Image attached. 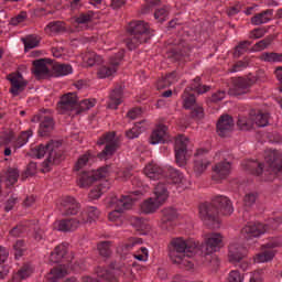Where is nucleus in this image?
Listing matches in <instances>:
<instances>
[{
	"label": "nucleus",
	"instance_id": "nucleus-1",
	"mask_svg": "<svg viewBox=\"0 0 282 282\" xmlns=\"http://www.w3.org/2000/svg\"><path fill=\"white\" fill-rule=\"evenodd\" d=\"M199 246L193 239H186L183 237L173 238L169 245L170 261L186 270H193L195 265L193 263V257L198 254Z\"/></svg>",
	"mask_w": 282,
	"mask_h": 282
},
{
	"label": "nucleus",
	"instance_id": "nucleus-2",
	"mask_svg": "<svg viewBox=\"0 0 282 282\" xmlns=\"http://www.w3.org/2000/svg\"><path fill=\"white\" fill-rule=\"evenodd\" d=\"M264 162L268 169L263 163L252 160L242 161V167L251 175H257L258 177L264 175V182H272L274 180L273 175L282 173V153L276 150H267L264 152Z\"/></svg>",
	"mask_w": 282,
	"mask_h": 282
},
{
	"label": "nucleus",
	"instance_id": "nucleus-3",
	"mask_svg": "<svg viewBox=\"0 0 282 282\" xmlns=\"http://www.w3.org/2000/svg\"><path fill=\"white\" fill-rule=\"evenodd\" d=\"M219 213L221 215H232V213H235L232 202L226 196H216L212 203H203L199 205V217L209 228H219V226H221Z\"/></svg>",
	"mask_w": 282,
	"mask_h": 282
},
{
	"label": "nucleus",
	"instance_id": "nucleus-4",
	"mask_svg": "<svg viewBox=\"0 0 282 282\" xmlns=\"http://www.w3.org/2000/svg\"><path fill=\"white\" fill-rule=\"evenodd\" d=\"M94 158H96V155L91 154V152H86L80 155L75 163L74 170L78 175L77 185L79 188H89L94 182H98V180L107 177V173H109V166L93 171H85V167L89 166V164L94 162Z\"/></svg>",
	"mask_w": 282,
	"mask_h": 282
},
{
	"label": "nucleus",
	"instance_id": "nucleus-5",
	"mask_svg": "<svg viewBox=\"0 0 282 282\" xmlns=\"http://www.w3.org/2000/svg\"><path fill=\"white\" fill-rule=\"evenodd\" d=\"M145 177L149 180H162V177H170L172 184L176 185L177 193L186 191L188 188V180L184 177V174L173 166H167L163 170L155 162L148 163L143 170Z\"/></svg>",
	"mask_w": 282,
	"mask_h": 282
},
{
	"label": "nucleus",
	"instance_id": "nucleus-6",
	"mask_svg": "<svg viewBox=\"0 0 282 282\" xmlns=\"http://www.w3.org/2000/svg\"><path fill=\"white\" fill-rule=\"evenodd\" d=\"M128 32L131 36L126 42L128 50H135V47L142 45V43H148L153 36V32H151L149 23L140 20L130 22L128 25Z\"/></svg>",
	"mask_w": 282,
	"mask_h": 282
},
{
	"label": "nucleus",
	"instance_id": "nucleus-7",
	"mask_svg": "<svg viewBox=\"0 0 282 282\" xmlns=\"http://www.w3.org/2000/svg\"><path fill=\"white\" fill-rule=\"evenodd\" d=\"M138 199H142V192L140 191L131 192L129 195L121 196L120 198H111L110 206L115 208V210L108 214L109 221H122V213L129 210Z\"/></svg>",
	"mask_w": 282,
	"mask_h": 282
},
{
	"label": "nucleus",
	"instance_id": "nucleus-8",
	"mask_svg": "<svg viewBox=\"0 0 282 282\" xmlns=\"http://www.w3.org/2000/svg\"><path fill=\"white\" fill-rule=\"evenodd\" d=\"M282 224V218H271L269 220L268 225H263L261 223H248L242 229H241V236L246 241H252L254 243V239H259L262 235H265L270 228L272 230L279 228V225Z\"/></svg>",
	"mask_w": 282,
	"mask_h": 282
},
{
	"label": "nucleus",
	"instance_id": "nucleus-9",
	"mask_svg": "<svg viewBox=\"0 0 282 282\" xmlns=\"http://www.w3.org/2000/svg\"><path fill=\"white\" fill-rule=\"evenodd\" d=\"M224 246V236L219 232H212L205 236L204 242L198 246L200 254L205 257L206 261L215 260V252H219Z\"/></svg>",
	"mask_w": 282,
	"mask_h": 282
},
{
	"label": "nucleus",
	"instance_id": "nucleus-10",
	"mask_svg": "<svg viewBox=\"0 0 282 282\" xmlns=\"http://www.w3.org/2000/svg\"><path fill=\"white\" fill-rule=\"evenodd\" d=\"M123 274V276H131V267H121L120 270L116 269L115 265L111 267V270H105L98 268L96 274L99 280H94L90 276L83 278V282H116V274Z\"/></svg>",
	"mask_w": 282,
	"mask_h": 282
},
{
	"label": "nucleus",
	"instance_id": "nucleus-11",
	"mask_svg": "<svg viewBox=\"0 0 282 282\" xmlns=\"http://www.w3.org/2000/svg\"><path fill=\"white\" fill-rule=\"evenodd\" d=\"M191 140L186 135H178L175 139L174 151H175V161L177 166L184 169L188 158H191V149L188 148Z\"/></svg>",
	"mask_w": 282,
	"mask_h": 282
},
{
	"label": "nucleus",
	"instance_id": "nucleus-12",
	"mask_svg": "<svg viewBox=\"0 0 282 282\" xmlns=\"http://www.w3.org/2000/svg\"><path fill=\"white\" fill-rule=\"evenodd\" d=\"M282 238H273L262 246V251L253 257L254 263H270L276 257L274 248H281Z\"/></svg>",
	"mask_w": 282,
	"mask_h": 282
},
{
	"label": "nucleus",
	"instance_id": "nucleus-13",
	"mask_svg": "<svg viewBox=\"0 0 282 282\" xmlns=\"http://www.w3.org/2000/svg\"><path fill=\"white\" fill-rule=\"evenodd\" d=\"M32 135V130L21 132L18 139H14V133L12 132L2 133L0 135V147H12V149H22V147H25V144H28Z\"/></svg>",
	"mask_w": 282,
	"mask_h": 282
},
{
	"label": "nucleus",
	"instance_id": "nucleus-14",
	"mask_svg": "<svg viewBox=\"0 0 282 282\" xmlns=\"http://www.w3.org/2000/svg\"><path fill=\"white\" fill-rule=\"evenodd\" d=\"M97 144L99 147H102V144H106L104 151L98 154L99 160H109L116 151H118V140L116 139V132H108L104 137H101Z\"/></svg>",
	"mask_w": 282,
	"mask_h": 282
},
{
	"label": "nucleus",
	"instance_id": "nucleus-15",
	"mask_svg": "<svg viewBox=\"0 0 282 282\" xmlns=\"http://www.w3.org/2000/svg\"><path fill=\"white\" fill-rule=\"evenodd\" d=\"M254 83H265V77L261 78L259 75H256L247 78H238L230 89L231 96H243V94H248Z\"/></svg>",
	"mask_w": 282,
	"mask_h": 282
},
{
	"label": "nucleus",
	"instance_id": "nucleus-16",
	"mask_svg": "<svg viewBox=\"0 0 282 282\" xmlns=\"http://www.w3.org/2000/svg\"><path fill=\"white\" fill-rule=\"evenodd\" d=\"M124 58V50L118 51L115 56L110 57L109 66H101L98 70V78H109L116 74L118 65Z\"/></svg>",
	"mask_w": 282,
	"mask_h": 282
},
{
	"label": "nucleus",
	"instance_id": "nucleus-17",
	"mask_svg": "<svg viewBox=\"0 0 282 282\" xmlns=\"http://www.w3.org/2000/svg\"><path fill=\"white\" fill-rule=\"evenodd\" d=\"M74 261V253L67 250L65 243L55 247L54 251L51 252V263H72Z\"/></svg>",
	"mask_w": 282,
	"mask_h": 282
},
{
	"label": "nucleus",
	"instance_id": "nucleus-18",
	"mask_svg": "<svg viewBox=\"0 0 282 282\" xmlns=\"http://www.w3.org/2000/svg\"><path fill=\"white\" fill-rule=\"evenodd\" d=\"M210 166V159L208 158V151L199 149L194 154V173L195 175H202Z\"/></svg>",
	"mask_w": 282,
	"mask_h": 282
},
{
	"label": "nucleus",
	"instance_id": "nucleus-19",
	"mask_svg": "<svg viewBox=\"0 0 282 282\" xmlns=\"http://www.w3.org/2000/svg\"><path fill=\"white\" fill-rule=\"evenodd\" d=\"M78 107V95L76 93H68L61 97L57 109L59 113H67L74 111Z\"/></svg>",
	"mask_w": 282,
	"mask_h": 282
},
{
	"label": "nucleus",
	"instance_id": "nucleus-20",
	"mask_svg": "<svg viewBox=\"0 0 282 282\" xmlns=\"http://www.w3.org/2000/svg\"><path fill=\"white\" fill-rule=\"evenodd\" d=\"M59 145L57 141H51L46 145L40 144L37 148L31 150L30 155L35 160L45 158V153H48V160H54V151Z\"/></svg>",
	"mask_w": 282,
	"mask_h": 282
},
{
	"label": "nucleus",
	"instance_id": "nucleus-21",
	"mask_svg": "<svg viewBox=\"0 0 282 282\" xmlns=\"http://www.w3.org/2000/svg\"><path fill=\"white\" fill-rule=\"evenodd\" d=\"M183 107L184 109H193V118L202 119L204 118V108L197 106L195 95L189 94L188 89H185L183 95Z\"/></svg>",
	"mask_w": 282,
	"mask_h": 282
},
{
	"label": "nucleus",
	"instance_id": "nucleus-22",
	"mask_svg": "<svg viewBox=\"0 0 282 282\" xmlns=\"http://www.w3.org/2000/svg\"><path fill=\"white\" fill-rule=\"evenodd\" d=\"M246 257H248V247L239 242L230 243L228 252L230 263H241Z\"/></svg>",
	"mask_w": 282,
	"mask_h": 282
},
{
	"label": "nucleus",
	"instance_id": "nucleus-23",
	"mask_svg": "<svg viewBox=\"0 0 282 282\" xmlns=\"http://www.w3.org/2000/svg\"><path fill=\"white\" fill-rule=\"evenodd\" d=\"M58 210L64 216L78 215V210H80V204L76 202V198L66 196L61 199L58 204Z\"/></svg>",
	"mask_w": 282,
	"mask_h": 282
},
{
	"label": "nucleus",
	"instance_id": "nucleus-24",
	"mask_svg": "<svg viewBox=\"0 0 282 282\" xmlns=\"http://www.w3.org/2000/svg\"><path fill=\"white\" fill-rule=\"evenodd\" d=\"M162 217L159 221V227H161L162 230H172L173 228V221L177 219V209L173 207H165L161 210Z\"/></svg>",
	"mask_w": 282,
	"mask_h": 282
},
{
	"label": "nucleus",
	"instance_id": "nucleus-25",
	"mask_svg": "<svg viewBox=\"0 0 282 282\" xmlns=\"http://www.w3.org/2000/svg\"><path fill=\"white\" fill-rule=\"evenodd\" d=\"M32 122H40L39 133L42 137L48 135L54 131V119L45 115H36L32 118Z\"/></svg>",
	"mask_w": 282,
	"mask_h": 282
},
{
	"label": "nucleus",
	"instance_id": "nucleus-26",
	"mask_svg": "<svg viewBox=\"0 0 282 282\" xmlns=\"http://www.w3.org/2000/svg\"><path fill=\"white\" fill-rule=\"evenodd\" d=\"M80 226H83V223H80V218L78 217L58 220L54 224V229L59 232H74V230H78Z\"/></svg>",
	"mask_w": 282,
	"mask_h": 282
},
{
	"label": "nucleus",
	"instance_id": "nucleus-27",
	"mask_svg": "<svg viewBox=\"0 0 282 282\" xmlns=\"http://www.w3.org/2000/svg\"><path fill=\"white\" fill-rule=\"evenodd\" d=\"M213 180L215 182H220V180H226V177L232 173V163L228 161H221L213 167Z\"/></svg>",
	"mask_w": 282,
	"mask_h": 282
},
{
	"label": "nucleus",
	"instance_id": "nucleus-28",
	"mask_svg": "<svg viewBox=\"0 0 282 282\" xmlns=\"http://www.w3.org/2000/svg\"><path fill=\"white\" fill-rule=\"evenodd\" d=\"M234 127L235 121L232 120V117L223 115L217 122V133L220 135V138H226V135L232 131Z\"/></svg>",
	"mask_w": 282,
	"mask_h": 282
},
{
	"label": "nucleus",
	"instance_id": "nucleus-29",
	"mask_svg": "<svg viewBox=\"0 0 282 282\" xmlns=\"http://www.w3.org/2000/svg\"><path fill=\"white\" fill-rule=\"evenodd\" d=\"M8 79L11 83L10 93L12 96H19L23 89H25V83L23 82V75L20 73L10 74Z\"/></svg>",
	"mask_w": 282,
	"mask_h": 282
},
{
	"label": "nucleus",
	"instance_id": "nucleus-30",
	"mask_svg": "<svg viewBox=\"0 0 282 282\" xmlns=\"http://www.w3.org/2000/svg\"><path fill=\"white\" fill-rule=\"evenodd\" d=\"M166 131H169L166 126L158 124L150 135L149 143L152 145L162 144L166 138Z\"/></svg>",
	"mask_w": 282,
	"mask_h": 282
},
{
	"label": "nucleus",
	"instance_id": "nucleus-31",
	"mask_svg": "<svg viewBox=\"0 0 282 282\" xmlns=\"http://www.w3.org/2000/svg\"><path fill=\"white\" fill-rule=\"evenodd\" d=\"M153 197L158 204L161 206H164L166 204V199H169V186L166 184L160 182L155 187L153 192Z\"/></svg>",
	"mask_w": 282,
	"mask_h": 282
},
{
	"label": "nucleus",
	"instance_id": "nucleus-32",
	"mask_svg": "<svg viewBox=\"0 0 282 282\" xmlns=\"http://www.w3.org/2000/svg\"><path fill=\"white\" fill-rule=\"evenodd\" d=\"M100 217V210H98L97 207H87L85 212H82L79 215V221L82 223V226L85 224H94L96 219Z\"/></svg>",
	"mask_w": 282,
	"mask_h": 282
},
{
	"label": "nucleus",
	"instance_id": "nucleus-33",
	"mask_svg": "<svg viewBox=\"0 0 282 282\" xmlns=\"http://www.w3.org/2000/svg\"><path fill=\"white\" fill-rule=\"evenodd\" d=\"M69 274V268L65 264H61L59 267L53 268L50 273H47L46 279L48 282H58L63 276H67Z\"/></svg>",
	"mask_w": 282,
	"mask_h": 282
},
{
	"label": "nucleus",
	"instance_id": "nucleus-34",
	"mask_svg": "<svg viewBox=\"0 0 282 282\" xmlns=\"http://www.w3.org/2000/svg\"><path fill=\"white\" fill-rule=\"evenodd\" d=\"M35 78H45L50 74V68H47V59H37L33 62V69Z\"/></svg>",
	"mask_w": 282,
	"mask_h": 282
},
{
	"label": "nucleus",
	"instance_id": "nucleus-35",
	"mask_svg": "<svg viewBox=\"0 0 282 282\" xmlns=\"http://www.w3.org/2000/svg\"><path fill=\"white\" fill-rule=\"evenodd\" d=\"M161 207L160 203L153 197H150L141 204V212L144 213V215H153V213H156Z\"/></svg>",
	"mask_w": 282,
	"mask_h": 282
},
{
	"label": "nucleus",
	"instance_id": "nucleus-36",
	"mask_svg": "<svg viewBox=\"0 0 282 282\" xmlns=\"http://www.w3.org/2000/svg\"><path fill=\"white\" fill-rule=\"evenodd\" d=\"M122 86H119L111 91L108 109H118V105H122Z\"/></svg>",
	"mask_w": 282,
	"mask_h": 282
},
{
	"label": "nucleus",
	"instance_id": "nucleus-37",
	"mask_svg": "<svg viewBox=\"0 0 282 282\" xmlns=\"http://www.w3.org/2000/svg\"><path fill=\"white\" fill-rule=\"evenodd\" d=\"M272 14H274V10L268 9L251 19L252 25H263L272 21Z\"/></svg>",
	"mask_w": 282,
	"mask_h": 282
},
{
	"label": "nucleus",
	"instance_id": "nucleus-38",
	"mask_svg": "<svg viewBox=\"0 0 282 282\" xmlns=\"http://www.w3.org/2000/svg\"><path fill=\"white\" fill-rule=\"evenodd\" d=\"M253 127L263 128L270 124V113L268 112H252Z\"/></svg>",
	"mask_w": 282,
	"mask_h": 282
},
{
	"label": "nucleus",
	"instance_id": "nucleus-39",
	"mask_svg": "<svg viewBox=\"0 0 282 282\" xmlns=\"http://www.w3.org/2000/svg\"><path fill=\"white\" fill-rule=\"evenodd\" d=\"M175 82H177V73H171L156 82V89H166V87H171Z\"/></svg>",
	"mask_w": 282,
	"mask_h": 282
},
{
	"label": "nucleus",
	"instance_id": "nucleus-40",
	"mask_svg": "<svg viewBox=\"0 0 282 282\" xmlns=\"http://www.w3.org/2000/svg\"><path fill=\"white\" fill-rule=\"evenodd\" d=\"M147 131V127L144 126V121H141L139 123H135L133 128L128 130L126 132V137L128 140H135V138H140L141 133H144Z\"/></svg>",
	"mask_w": 282,
	"mask_h": 282
},
{
	"label": "nucleus",
	"instance_id": "nucleus-41",
	"mask_svg": "<svg viewBox=\"0 0 282 282\" xmlns=\"http://www.w3.org/2000/svg\"><path fill=\"white\" fill-rule=\"evenodd\" d=\"M109 183L106 181L97 186H95L89 193V199H100L102 197V193L108 191Z\"/></svg>",
	"mask_w": 282,
	"mask_h": 282
},
{
	"label": "nucleus",
	"instance_id": "nucleus-42",
	"mask_svg": "<svg viewBox=\"0 0 282 282\" xmlns=\"http://www.w3.org/2000/svg\"><path fill=\"white\" fill-rule=\"evenodd\" d=\"M237 126L241 131H250V129L254 127V122L252 121V111L249 117H239Z\"/></svg>",
	"mask_w": 282,
	"mask_h": 282
},
{
	"label": "nucleus",
	"instance_id": "nucleus-43",
	"mask_svg": "<svg viewBox=\"0 0 282 282\" xmlns=\"http://www.w3.org/2000/svg\"><path fill=\"white\" fill-rule=\"evenodd\" d=\"M44 30L46 34H58L59 32H64L65 23L62 21H53L50 22Z\"/></svg>",
	"mask_w": 282,
	"mask_h": 282
},
{
	"label": "nucleus",
	"instance_id": "nucleus-44",
	"mask_svg": "<svg viewBox=\"0 0 282 282\" xmlns=\"http://www.w3.org/2000/svg\"><path fill=\"white\" fill-rule=\"evenodd\" d=\"M54 72H55V76L57 78H61L63 76H69V74H73L74 69L69 64H56L54 66Z\"/></svg>",
	"mask_w": 282,
	"mask_h": 282
},
{
	"label": "nucleus",
	"instance_id": "nucleus-45",
	"mask_svg": "<svg viewBox=\"0 0 282 282\" xmlns=\"http://www.w3.org/2000/svg\"><path fill=\"white\" fill-rule=\"evenodd\" d=\"M84 63H86L88 67H94V65L102 63V57L95 52H89L84 56Z\"/></svg>",
	"mask_w": 282,
	"mask_h": 282
},
{
	"label": "nucleus",
	"instance_id": "nucleus-46",
	"mask_svg": "<svg viewBox=\"0 0 282 282\" xmlns=\"http://www.w3.org/2000/svg\"><path fill=\"white\" fill-rule=\"evenodd\" d=\"M260 59L264 63H282V54L264 52L261 54Z\"/></svg>",
	"mask_w": 282,
	"mask_h": 282
},
{
	"label": "nucleus",
	"instance_id": "nucleus-47",
	"mask_svg": "<svg viewBox=\"0 0 282 282\" xmlns=\"http://www.w3.org/2000/svg\"><path fill=\"white\" fill-rule=\"evenodd\" d=\"M97 250L101 257H111V243L109 241L100 242Z\"/></svg>",
	"mask_w": 282,
	"mask_h": 282
},
{
	"label": "nucleus",
	"instance_id": "nucleus-48",
	"mask_svg": "<svg viewBox=\"0 0 282 282\" xmlns=\"http://www.w3.org/2000/svg\"><path fill=\"white\" fill-rule=\"evenodd\" d=\"M39 46V37L36 35H29L24 40V50H34Z\"/></svg>",
	"mask_w": 282,
	"mask_h": 282
},
{
	"label": "nucleus",
	"instance_id": "nucleus-49",
	"mask_svg": "<svg viewBox=\"0 0 282 282\" xmlns=\"http://www.w3.org/2000/svg\"><path fill=\"white\" fill-rule=\"evenodd\" d=\"M133 258L137 259V261L147 263V261H149V249H147V247H140V249L133 254Z\"/></svg>",
	"mask_w": 282,
	"mask_h": 282
},
{
	"label": "nucleus",
	"instance_id": "nucleus-50",
	"mask_svg": "<svg viewBox=\"0 0 282 282\" xmlns=\"http://www.w3.org/2000/svg\"><path fill=\"white\" fill-rule=\"evenodd\" d=\"M131 225L133 226V228H137V230H147L149 227V224L147 223V220L140 217L131 218Z\"/></svg>",
	"mask_w": 282,
	"mask_h": 282
},
{
	"label": "nucleus",
	"instance_id": "nucleus-51",
	"mask_svg": "<svg viewBox=\"0 0 282 282\" xmlns=\"http://www.w3.org/2000/svg\"><path fill=\"white\" fill-rule=\"evenodd\" d=\"M142 238H132L123 245V250H126V252H130V250L138 248V246H142Z\"/></svg>",
	"mask_w": 282,
	"mask_h": 282
},
{
	"label": "nucleus",
	"instance_id": "nucleus-52",
	"mask_svg": "<svg viewBox=\"0 0 282 282\" xmlns=\"http://www.w3.org/2000/svg\"><path fill=\"white\" fill-rule=\"evenodd\" d=\"M200 80L199 77L195 78L189 89L197 94H206V91H208V86H202V84H199Z\"/></svg>",
	"mask_w": 282,
	"mask_h": 282
},
{
	"label": "nucleus",
	"instance_id": "nucleus-53",
	"mask_svg": "<svg viewBox=\"0 0 282 282\" xmlns=\"http://www.w3.org/2000/svg\"><path fill=\"white\" fill-rule=\"evenodd\" d=\"M19 181V169L10 167L7 172V182L9 184H17Z\"/></svg>",
	"mask_w": 282,
	"mask_h": 282
},
{
	"label": "nucleus",
	"instance_id": "nucleus-54",
	"mask_svg": "<svg viewBox=\"0 0 282 282\" xmlns=\"http://www.w3.org/2000/svg\"><path fill=\"white\" fill-rule=\"evenodd\" d=\"M169 18V10L166 8H161L155 10L154 19L160 23L164 22Z\"/></svg>",
	"mask_w": 282,
	"mask_h": 282
},
{
	"label": "nucleus",
	"instance_id": "nucleus-55",
	"mask_svg": "<svg viewBox=\"0 0 282 282\" xmlns=\"http://www.w3.org/2000/svg\"><path fill=\"white\" fill-rule=\"evenodd\" d=\"M80 111H88L91 107H96V99H84L79 104Z\"/></svg>",
	"mask_w": 282,
	"mask_h": 282
},
{
	"label": "nucleus",
	"instance_id": "nucleus-56",
	"mask_svg": "<svg viewBox=\"0 0 282 282\" xmlns=\"http://www.w3.org/2000/svg\"><path fill=\"white\" fill-rule=\"evenodd\" d=\"M91 19H94V13L89 11L88 13H82L79 17L76 18L75 21L78 25H83L85 23H89Z\"/></svg>",
	"mask_w": 282,
	"mask_h": 282
},
{
	"label": "nucleus",
	"instance_id": "nucleus-57",
	"mask_svg": "<svg viewBox=\"0 0 282 282\" xmlns=\"http://www.w3.org/2000/svg\"><path fill=\"white\" fill-rule=\"evenodd\" d=\"M13 248L15 251V259H21V257H23V251L25 250V242L23 240H18Z\"/></svg>",
	"mask_w": 282,
	"mask_h": 282
},
{
	"label": "nucleus",
	"instance_id": "nucleus-58",
	"mask_svg": "<svg viewBox=\"0 0 282 282\" xmlns=\"http://www.w3.org/2000/svg\"><path fill=\"white\" fill-rule=\"evenodd\" d=\"M249 45H251V43L249 41L240 42L236 46L235 56H241V54H243L245 52H248V46Z\"/></svg>",
	"mask_w": 282,
	"mask_h": 282
},
{
	"label": "nucleus",
	"instance_id": "nucleus-59",
	"mask_svg": "<svg viewBox=\"0 0 282 282\" xmlns=\"http://www.w3.org/2000/svg\"><path fill=\"white\" fill-rule=\"evenodd\" d=\"M243 280L245 278H243V274H241V272L237 270H232L229 272V275H228L229 282H243Z\"/></svg>",
	"mask_w": 282,
	"mask_h": 282
},
{
	"label": "nucleus",
	"instance_id": "nucleus-60",
	"mask_svg": "<svg viewBox=\"0 0 282 282\" xmlns=\"http://www.w3.org/2000/svg\"><path fill=\"white\" fill-rule=\"evenodd\" d=\"M270 40H262L259 41L258 43H256V45L253 46L252 51L253 52H263V50H267V47H270Z\"/></svg>",
	"mask_w": 282,
	"mask_h": 282
},
{
	"label": "nucleus",
	"instance_id": "nucleus-61",
	"mask_svg": "<svg viewBox=\"0 0 282 282\" xmlns=\"http://www.w3.org/2000/svg\"><path fill=\"white\" fill-rule=\"evenodd\" d=\"M248 67V62L239 61L230 69V74H237V72H243Z\"/></svg>",
	"mask_w": 282,
	"mask_h": 282
},
{
	"label": "nucleus",
	"instance_id": "nucleus-62",
	"mask_svg": "<svg viewBox=\"0 0 282 282\" xmlns=\"http://www.w3.org/2000/svg\"><path fill=\"white\" fill-rule=\"evenodd\" d=\"M245 206H247V208H250L251 206H254L256 202H257V194L256 193H249L245 196Z\"/></svg>",
	"mask_w": 282,
	"mask_h": 282
},
{
	"label": "nucleus",
	"instance_id": "nucleus-63",
	"mask_svg": "<svg viewBox=\"0 0 282 282\" xmlns=\"http://www.w3.org/2000/svg\"><path fill=\"white\" fill-rule=\"evenodd\" d=\"M249 282H263V270H256L251 273Z\"/></svg>",
	"mask_w": 282,
	"mask_h": 282
},
{
	"label": "nucleus",
	"instance_id": "nucleus-64",
	"mask_svg": "<svg viewBox=\"0 0 282 282\" xmlns=\"http://www.w3.org/2000/svg\"><path fill=\"white\" fill-rule=\"evenodd\" d=\"M263 36H265V31L261 28L252 30L249 34V37L254 40L263 39Z\"/></svg>",
	"mask_w": 282,
	"mask_h": 282
}]
</instances>
